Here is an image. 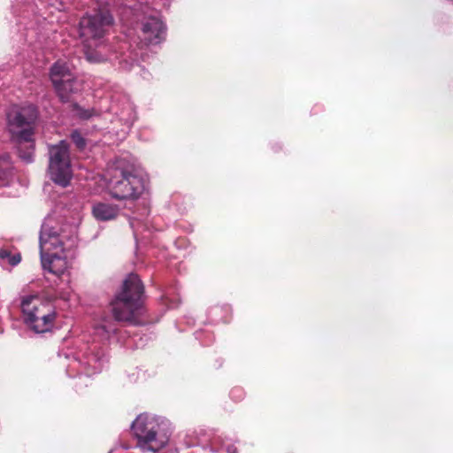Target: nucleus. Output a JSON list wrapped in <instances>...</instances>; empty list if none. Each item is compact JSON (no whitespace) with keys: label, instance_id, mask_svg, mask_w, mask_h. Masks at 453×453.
Here are the masks:
<instances>
[{"label":"nucleus","instance_id":"0eeeda50","mask_svg":"<svg viewBox=\"0 0 453 453\" xmlns=\"http://www.w3.org/2000/svg\"><path fill=\"white\" fill-rule=\"evenodd\" d=\"M75 238V232L73 229L67 232L66 229L58 226L52 219L48 218L41 227L40 255L54 251L65 252L74 245Z\"/></svg>","mask_w":453,"mask_h":453},{"label":"nucleus","instance_id":"f3484780","mask_svg":"<svg viewBox=\"0 0 453 453\" xmlns=\"http://www.w3.org/2000/svg\"><path fill=\"white\" fill-rule=\"evenodd\" d=\"M99 361H100V357H97V356H96V355H95V356H92V357L88 359V363H89V364H90V363H92V362H94V363H97V362H99Z\"/></svg>","mask_w":453,"mask_h":453},{"label":"nucleus","instance_id":"f257e3e1","mask_svg":"<svg viewBox=\"0 0 453 453\" xmlns=\"http://www.w3.org/2000/svg\"><path fill=\"white\" fill-rule=\"evenodd\" d=\"M143 286L139 277L130 274L125 280L123 288L111 302L114 320L110 316L101 317L95 324V335L103 342H108L118 330L116 321L137 324L142 309Z\"/></svg>","mask_w":453,"mask_h":453},{"label":"nucleus","instance_id":"1a4fd4ad","mask_svg":"<svg viewBox=\"0 0 453 453\" xmlns=\"http://www.w3.org/2000/svg\"><path fill=\"white\" fill-rule=\"evenodd\" d=\"M50 79L62 101H67L72 93L80 89V85L64 62H57L50 70Z\"/></svg>","mask_w":453,"mask_h":453},{"label":"nucleus","instance_id":"20e7f679","mask_svg":"<svg viewBox=\"0 0 453 453\" xmlns=\"http://www.w3.org/2000/svg\"><path fill=\"white\" fill-rule=\"evenodd\" d=\"M37 111L34 105L14 106L7 114L8 129L12 138L19 143V157L27 163L33 160L34 126Z\"/></svg>","mask_w":453,"mask_h":453},{"label":"nucleus","instance_id":"f8f14e48","mask_svg":"<svg viewBox=\"0 0 453 453\" xmlns=\"http://www.w3.org/2000/svg\"><path fill=\"white\" fill-rule=\"evenodd\" d=\"M92 212L96 219L106 221L116 218L119 209L117 206L110 203H98L94 204Z\"/></svg>","mask_w":453,"mask_h":453},{"label":"nucleus","instance_id":"7ed1b4c3","mask_svg":"<svg viewBox=\"0 0 453 453\" xmlns=\"http://www.w3.org/2000/svg\"><path fill=\"white\" fill-rule=\"evenodd\" d=\"M109 194L118 200L136 199L145 188L139 169L125 158L118 159L108 170Z\"/></svg>","mask_w":453,"mask_h":453},{"label":"nucleus","instance_id":"4468645a","mask_svg":"<svg viewBox=\"0 0 453 453\" xmlns=\"http://www.w3.org/2000/svg\"><path fill=\"white\" fill-rule=\"evenodd\" d=\"M0 258L4 261L6 260L11 265H16L21 260L19 254L12 255L8 250H0Z\"/></svg>","mask_w":453,"mask_h":453},{"label":"nucleus","instance_id":"ddd939ff","mask_svg":"<svg viewBox=\"0 0 453 453\" xmlns=\"http://www.w3.org/2000/svg\"><path fill=\"white\" fill-rule=\"evenodd\" d=\"M10 173V157L5 154L0 157V180L7 178Z\"/></svg>","mask_w":453,"mask_h":453},{"label":"nucleus","instance_id":"9b49d317","mask_svg":"<svg viewBox=\"0 0 453 453\" xmlns=\"http://www.w3.org/2000/svg\"><path fill=\"white\" fill-rule=\"evenodd\" d=\"M63 254L64 252L58 251L42 254L41 262L42 268L55 275L63 274L67 269V261Z\"/></svg>","mask_w":453,"mask_h":453},{"label":"nucleus","instance_id":"6e6552de","mask_svg":"<svg viewBox=\"0 0 453 453\" xmlns=\"http://www.w3.org/2000/svg\"><path fill=\"white\" fill-rule=\"evenodd\" d=\"M49 156L48 173L50 180L63 188L67 187L73 177V172L66 142L61 141L56 145H50Z\"/></svg>","mask_w":453,"mask_h":453},{"label":"nucleus","instance_id":"dca6fc26","mask_svg":"<svg viewBox=\"0 0 453 453\" xmlns=\"http://www.w3.org/2000/svg\"><path fill=\"white\" fill-rule=\"evenodd\" d=\"M94 114H95V111L93 110H91V111L90 110H82V109L78 110V115L81 119H89Z\"/></svg>","mask_w":453,"mask_h":453},{"label":"nucleus","instance_id":"423d86ee","mask_svg":"<svg viewBox=\"0 0 453 453\" xmlns=\"http://www.w3.org/2000/svg\"><path fill=\"white\" fill-rule=\"evenodd\" d=\"M22 311L27 325L35 333L50 331L54 324L56 311L53 305L37 295L23 297Z\"/></svg>","mask_w":453,"mask_h":453},{"label":"nucleus","instance_id":"2eb2a0df","mask_svg":"<svg viewBox=\"0 0 453 453\" xmlns=\"http://www.w3.org/2000/svg\"><path fill=\"white\" fill-rule=\"evenodd\" d=\"M72 140L79 149H83L85 147V140L79 132L74 131L72 134Z\"/></svg>","mask_w":453,"mask_h":453},{"label":"nucleus","instance_id":"f03ea898","mask_svg":"<svg viewBox=\"0 0 453 453\" xmlns=\"http://www.w3.org/2000/svg\"><path fill=\"white\" fill-rule=\"evenodd\" d=\"M112 24L113 18L106 9H100L94 14L81 18L79 35L89 62L99 63L106 59L102 50L104 48V37Z\"/></svg>","mask_w":453,"mask_h":453},{"label":"nucleus","instance_id":"39448f33","mask_svg":"<svg viewBox=\"0 0 453 453\" xmlns=\"http://www.w3.org/2000/svg\"><path fill=\"white\" fill-rule=\"evenodd\" d=\"M131 429L137 440L136 447L142 453H156L168 443V435L162 432L158 419L153 416L139 415L133 421Z\"/></svg>","mask_w":453,"mask_h":453},{"label":"nucleus","instance_id":"a211bd4d","mask_svg":"<svg viewBox=\"0 0 453 453\" xmlns=\"http://www.w3.org/2000/svg\"><path fill=\"white\" fill-rule=\"evenodd\" d=\"M60 298L64 299V300H68L69 299V294H61L60 295Z\"/></svg>","mask_w":453,"mask_h":453},{"label":"nucleus","instance_id":"9d476101","mask_svg":"<svg viewBox=\"0 0 453 453\" xmlns=\"http://www.w3.org/2000/svg\"><path fill=\"white\" fill-rule=\"evenodd\" d=\"M141 40L147 45L158 44L165 36V26L162 20L154 15L145 17L141 21Z\"/></svg>","mask_w":453,"mask_h":453}]
</instances>
